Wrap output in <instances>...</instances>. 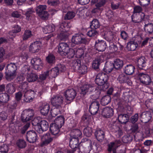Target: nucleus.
Listing matches in <instances>:
<instances>
[{"mask_svg": "<svg viewBox=\"0 0 153 153\" xmlns=\"http://www.w3.org/2000/svg\"><path fill=\"white\" fill-rule=\"evenodd\" d=\"M34 112L33 109L29 108L24 110L21 115V118L23 122L28 121L31 120L34 116Z\"/></svg>", "mask_w": 153, "mask_h": 153, "instance_id": "7ed1b4c3", "label": "nucleus"}, {"mask_svg": "<svg viewBox=\"0 0 153 153\" xmlns=\"http://www.w3.org/2000/svg\"><path fill=\"white\" fill-rule=\"evenodd\" d=\"M76 93L74 89H69L67 90L65 93V96L66 100L67 101H72L75 98Z\"/></svg>", "mask_w": 153, "mask_h": 153, "instance_id": "9d476101", "label": "nucleus"}, {"mask_svg": "<svg viewBox=\"0 0 153 153\" xmlns=\"http://www.w3.org/2000/svg\"><path fill=\"white\" fill-rule=\"evenodd\" d=\"M47 71L49 75L50 74L51 77L53 78H55L59 74L58 70L56 67Z\"/></svg>", "mask_w": 153, "mask_h": 153, "instance_id": "de8ad7c7", "label": "nucleus"}, {"mask_svg": "<svg viewBox=\"0 0 153 153\" xmlns=\"http://www.w3.org/2000/svg\"><path fill=\"white\" fill-rule=\"evenodd\" d=\"M152 143V141L151 140H147L144 143V146L143 147V150L148 151L149 150L150 146Z\"/></svg>", "mask_w": 153, "mask_h": 153, "instance_id": "5fc2aeb1", "label": "nucleus"}, {"mask_svg": "<svg viewBox=\"0 0 153 153\" xmlns=\"http://www.w3.org/2000/svg\"><path fill=\"white\" fill-rule=\"evenodd\" d=\"M23 92H25L24 95V101L26 102L32 101L35 96L34 91L32 90H29L26 91L24 90Z\"/></svg>", "mask_w": 153, "mask_h": 153, "instance_id": "9b49d317", "label": "nucleus"}, {"mask_svg": "<svg viewBox=\"0 0 153 153\" xmlns=\"http://www.w3.org/2000/svg\"><path fill=\"white\" fill-rule=\"evenodd\" d=\"M41 42L36 41L30 45L29 47V50L33 53L37 52L41 49Z\"/></svg>", "mask_w": 153, "mask_h": 153, "instance_id": "aec40b11", "label": "nucleus"}, {"mask_svg": "<svg viewBox=\"0 0 153 153\" xmlns=\"http://www.w3.org/2000/svg\"><path fill=\"white\" fill-rule=\"evenodd\" d=\"M114 110L110 107H106L103 108L102 111V115L104 118H109L112 116Z\"/></svg>", "mask_w": 153, "mask_h": 153, "instance_id": "f3484780", "label": "nucleus"}, {"mask_svg": "<svg viewBox=\"0 0 153 153\" xmlns=\"http://www.w3.org/2000/svg\"><path fill=\"white\" fill-rule=\"evenodd\" d=\"M75 53L78 58L83 57L84 54V50L81 48H75Z\"/></svg>", "mask_w": 153, "mask_h": 153, "instance_id": "c03bdc74", "label": "nucleus"}, {"mask_svg": "<svg viewBox=\"0 0 153 153\" xmlns=\"http://www.w3.org/2000/svg\"><path fill=\"white\" fill-rule=\"evenodd\" d=\"M140 117L143 120L144 123H147L149 122L151 119V113L149 111H145L143 112L140 115Z\"/></svg>", "mask_w": 153, "mask_h": 153, "instance_id": "bb28decb", "label": "nucleus"}, {"mask_svg": "<svg viewBox=\"0 0 153 153\" xmlns=\"http://www.w3.org/2000/svg\"><path fill=\"white\" fill-rule=\"evenodd\" d=\"M114 67L113 63L107 62L105 64L103 69L106 73H109L112 71Z\"/></svg>", "mask_w": 153, "mask_h": 153, "instance_id": "a19ab883", "label": "nucleus"}, {"mask_svg": "<svg viewBox=\"0 0 153 153\" xmlns=\"http://www.w3.org/2000/svg\"><path fill=\"white\" fill-rule=\"evenodd\" d=\"M60 108H58L57 107H55L51 111V115L53 117H55L57 115L60 113V110L59 109Z\"/></svg>", "mask_w": 153, "mask_h": 153, "instance_id": "338daca9", "label": "nucleus"}, {"mask_svg": "<svg viewBox=\"0 0 153 153\" xmlns=\"http://www.w3.org/2000/svg\"><path fill=\"white\" fill-rule=\"evenodd\" d=\"M71 41L75 44H86L88 43V41L86 39L82 38L80 35L78 34H75L72 36Z\"/></svg>", "mask_w": 153, "mask_h": 153, "instance_id": "1a4fd4ad", "label": "nucleus"}, {"mask_svg": "<svg viewBox=\"0 0 153 153\" xmlns=\"http://www.w3.org/2000/svg\"><path fill=\"white\" fill-rule=\"evenodd\" d=\"M113 65L115 68L116 69H119L123 67V62L122 60L120 59H117L114 61Z\"/></svg>", "mask_w": 153, "mask_h": 153, "instance_id": "72a5a7b5", "label": "nucleus"}, {"mask_svg": "<svg viewBox=\"0 0 153 153\" xmlns=\"http://www.w3.org/2000/svg\"><path fill=\"white\" fill-rule=\"evenodd\" d=\"M45 30H47V31L46 30V33H50L54 31L55 26L53 24L48 25L46 27Z\"/></svg>", "mask_w": 153, "mask_h": 153, "instance_id": "69168bd1", "label": "nucleus"}, {"mask_svg": "<svg viewBox=\"0 0 153 153\" xmlns=\"http://www.w3.org/2000/svg\"><path fill=\"white\" fill-rule=\"evenodd\" d=\"M30 125V123L29 122H27L23 127L19 129V132L22 134H24L26 130L29 127Z\"/></svg>", "mask_w": 153, "mask_h": 153, "instance_id": "052dcab7", "label": "nucleus"}, {"mask_svg": "<svg viewBox=\"0 0 153 153\" xmlns=\"http://www.w3.org/2000/svg\"><path fill=\"white\" fill-rule=\"evenodd\" d=\"M48 128V123L45 120H42L39 123V126H36L35 130L39 134H42L44 131H46Z\"/></svg>", "mask_w": 153, "mask_h": 153, "instance_id": "423d86ee", "label": "nucleus"}, {"mask_svg": "<svg viewBox=\"0 0 153 153\" xmlns=\"http://www.w3.org/2000/svg\"><path fill=\"white\" fill-rule=\"evenodd\" d=\"M111 130L114 133L117 137H120L123 134V132L119 126V124L114 123L112 126Z\"/></svg>", "mask_w": 153, "mask_h": 153, "instance_id": "a211bd4d", "label": "nucleus"}, {"mask_svg": "<svg viewBox=\"0 0 153 153\" xmlns=\"http://www.w3.org/2000/svg\"><path fill=\"white\" fill-rule=\"evenodd\" d=\"M100 107L99 102L97 100L93 102L90 105L89 111L92 114L95 115L98 113Z\"/></svg>", "mask_w": 153, "mask_h": 153, "instance_id": "dca6fc26", "label": "nucleus"}, {"mask_svg": "<svg viewBox=\"0 0 153 153\" xmlns=\"http://www.w3.org/2000/svg\"><path fill=\"white\" fill-rule=\"evenodd\" d=\"M92 130L90 127H86L83 130L84 134L87 137L90 136L91 135Z\"/></svg>", "mask_w": 153, "mask_h": 153, "instance_id": "e2e57ef3", "label": "nucleus"}, {"mask_svg": "<svg viewBox=\"0 0 153 153\" xmlns=\"http://www.w3.org/2000/svg\"><path fill=\"white\" fill-rule=\"evenodd\" d=\"M80 93L83 95L87 93H91L95 91V87L94 86L90 84H85L81 87Z\"/></svg>", "mask_w": 153, "mask_h": 153, "instance_id": "ddd939ff", "label": "nucleus"}, {"mask_svg": "<svg viewBox=\"0 0 153 153\" xmlns=\"http://www.w3.org/2000/svg\"><path fill=\"white\" fill-rule=\"evenodd\" d=\"M75 54V48H69L68 52L66 54H65V56L67 55V57L69 59L73 58Z\"/></svg>", "mask_w": 153, "mask_h": 153, "instance_id": "4d7b16f0", "label": "nucleus"}, {"mask_svg": "<svg viewBox=\"0 0 153 153\" xmlns=\"http://www.w3.org/2000/svg\"><path fill=\"white\" fill-rule=\"evenodd\" d=\"M31 63L33 68L36 70H40L43 67V64L41 59L37 57L32 59Z\"/></svg>", "mask_w": 153, "mask_h": 153, "instance_id": "6e6552de", "label": "nucleus"}, {"mask_svg": "<svg viewBox=\"0 0 153 153\" xmlns=\"http://www.w3.org/2000/svg\"><path fill=\"white\" fill-rule=\"evenodd\" d=\"M64 122V118L63 116H61L58 117L56 119L53 123L61 127L63 125Z\"/></svg>", "mask_w": 153, "mask_h": 153, "instance_id": "f704fd0d", "label": "nucleus"}, {"mask_svg": "<svg viewBox=\"0 0 153 153\" xmlns=\"http://www.w3.org/2000/svg\"><path fill=\"white\" fill-rule=\"evenodd\" d=\"M131 17L133 22L138 23L142 21L145 22L146 20H148L149 16L148 15H145L143 13H141L137 14L133 13Z\"/></svg>", "mask_w": 153, "mask_h": 153, "instance_id": "20e7f679", "label": "nucleus"}, {"mask_svg": "<svg viewBox=\"0 0 153 153\" xmlns=\"http://www.w3.org/2000/svg\"><path fill=\"white\" fill-rule=\"evenodd\" d=\"M21 27L18 25L15 26L14 27V30L9 32L10 37L12 38L13 36L14 37L16 36L15 33L20 32Z\"/></svg>", "mask_w": 153, "mask_h": 153, "instance_id": "4c0bfd02", "label": "nucleus"}, {"mask_svg": "<svg viewBox=\"0 0 153 153\" xmlns=\"http://www.w3.org/2000/svg\"><path fill=\"white\" fill-rule=\"evenodd\" d=\"M135 68L131 65H127L124 69L125 73L127 74L131 75L133 74Z\"/></svg>", "mask_w": 153, "mask_h": 153, "instance_id": "7c9ffc66", "label": "nucleus"}, {"mask_svg": "<svg viewBox=\"0 0 153 153\" xmlns=\"http://www.w3.org/2000/svg\"><path fill=\"white\" fill-rule=\"evenodd\" d=\"M40 110L41 114L44 115H46L50 111V106L49 104H43L39 107Z\"/></svg>", "mask_w": 153, "mask_h": 153, "instance_id": "393cba45", "label": "nucleus"}, {"mask_svg": "<svg viewBox=\"0 0 153 153\" xmlns=\"http://www.w3.org/2000/svg\"><path fill=\"white\" fill-rule=\"evenodd\" d=\"M103 61V56L101 55L97 57L93 62V68L95 69H98L100 63Z\"/></svg>", "mask_w": 153, "mask_h": 153, "instance_id": "4be33fe9", "label": "nucleus"}, {"mask_svg": "<svg viewBox=\"0 0 153 153\" xmlns=\"http://www.w3.org/2000/svg\"><path fill=\"white\" fill-rule=\"evenodd\" d=\"M95 29L91 28V30L88 32L87 35L90 37H95L97 36L98 34V33Z\"/></svg>", "mask_w": 153, "mask_h": 153, "instance_id": "bf43d9fd", "label": "nucleus"}, {"mask_svg": "<svg viewBox=\"0 0 153 153\" xmlns=\"http://www.w3.org/2000/svg\"><path fill=\"white\" fill-rule=\"evenodd\" d=\"M148 20H146L145 22L144 29L147 33L151 34L153 32V23H148Z\"/></svg>", "mask_w": 153, "mask_h": 153, "instance_id": "c85d7f7f", "label": "nucleus"}, {"mask_svg": "<svg viewBox=\"0 0 153 153\" xmlns=\"http://www.w3.org/2000/svg\"><path fill=\"white\" fill-rule=\"evenodd\" d=\"M26 137L27 140L30 143H34L37 140V135L33 130L29 131L27 132Z\"/></svg>", "mask_w": 153, "mask_h": 153, "instance_id": "4468645a", "label": "nucleus"}, {"mask_svg": "<svg viewBox=\"0 0 153 153\" xmlns=\"http://www.w3.org/2000/svg\"><path fill=\"white\" fill-rule=\"evenodd\" d=\"M95 135L97 139L100 141H101L104 140L105 133L102 130L98 129L95 132Z\"/></svg>", "mask_w": 153, "mask_h": 153, "instance_id": "cd10ccee", "label": "nucleus"}, {"mask_svg": "<svg viewBox=\"0 0 153 153\" xmlns=\"http://www.w3.org/2000/svg\"><path fill=\"white\" fill-rule=\"evenodd\" d=\"M108 79V75L105 73H100L97 76L95 79L96 83L100 86V88L105 91L108 88L106 82Z\"/></svg>", "mask_w": 153, "mask_h": 153, "instance_id": "f257e3e1", "label": "nucleus"}, {"mask_svg": "<svg viewBox=\"0 0 153 153\" xmlns=\"http://www.w3.org/2000/svg\"><path fill=\"white\" fill-rule=\"evenodd\" d=\"M32 36L31 32L29 30H25L22 36V39L23 40H27Z\"/></svg>", "mask_w": 153, "mask_h": 153, "instance_id": "8fccbe9b", "label": "nucleus"}, {"mask_svg": "<svg viewBox=\"0 0 153 153\" xmlns=\"http://www.w3.org/2000/svg\"><path fill=\"white\" fill-rule=\"evenodd\" d=\"M17 146L20 148L23 149L26 146V143L25 141L22 139H19L16 142Z\"/></svg>", "mask_w": 153, "mask_h": 153, "instance_id": "603ef678", "label": "nucleus"}, {"mask_svg": "<svg viewBox=\"0 0 153 153\" xmlns=\"http://www.w3.org/2000/svg\"><path fill=\"white\" fill-rule=\"evenodd\" d=\"M118 120L122 124H126L129 120L128 116L126 114H120L118 117Z\"/></svg>", "mask_w": 153, "mask_h": 153, "instance_id": "c756f323", "label": "nucleus"}, {"mask_svg": "<svg viewBox=\"0 0 153 153\" xmlns=\"http://www.w3.org/2000/svg\"><path fill=\"white\" fill-rule=\"evenodd\" d=\"M128 79L127 76L125 74H120L117 78V80L120 83L125 82Z\"/></svg>", "mask_w": 153, "mask_h": 153, "instance_id": "a18cd8bd", "label": "nucleus"}, {"mask_svg": "<svg viewBox=\"0 0 153 153\" xmlns=\"http://www.w3.org/2000/svg\"><path fill=\"white\" fill-rule=\"evenodd\" d=\"M63 102V98L60 95L54 96L51 99L52 105L55 107L61 108V105Z\"/></svg>", "mask_w": 153, "mask_h": 153, "instance_id": "39448f33", "label": "nucleus"}, {"mask_svg": "<svg viewBox=\"0 0 153 153\" xmlns=\"http://www.w3.org/2000/svg\"><path fill=\"white\" fill-rule=\"evenodd\" d=\"M140 82L142 84L148 85L152 82V80L149 76L143 73H139L138 76Z\"/></svg>", "mask_w": 153, "mask_h": 153, "instance_id": "0eeeda50", "label": "nucleus"}, {"mask_svg": "<svg viewBox=\"0 0 153 153\" xmlns=\"http://www.w3.org/2000/svg\"><path fill=\"white\" fill-rule=\"evenodd\" d=\"M38 78V76L36 74L30 72L27 75V79L29 82H32L36 81Z\"/></svg>", "mask_w": 153, "mask_h": 153, "instance_id": "37998d69", "label": "nucleus"}, {"mask_svg": "<svg viewBox=\"0 0 153 153\" xmlns=\"http://www.w3.org/2000/svg\"><path fill=\"white\" fill-rule=\"evenodd\" d=\"M34 12V11L33 8H29L25 13L27 19L28 20L30 19L31 15Z\"/></svg>", "mask_w": 153, "mask_h": 153, "instance_id": "680f3d73", "label": "nucleus"}, {"mask_svg": "<svg viewBox=\"0 0 153 153\" xmlns=\"http://www.w3.org/2000/svg\"><path fill=\"white\" fill-rule=\"evenodd\" d=\"M45 5H40L36 8V12L38 16H41L42 13L45 11L46 9Z\"/></svg>", "mask_w": 153, "mask_h": 153, "instance_id": "49530a36", "label": "nucleus"}, {"mask_svg": "<svg viewBox=\"0 0 153 153\" xmlns=\"http://www.w3.org/2000/svg\"><path fill=\"white\" fill-rule=\"evenodd\" d=\"M118 142H119V141H115L108 144V151L109 152L112 151L113 153H116V149L118 146L117 144Z\"/></svg>", "mask_w": 153, "mask_h": 153, "instance_id": "b1692460", "label": "nucleus"}, {"mask_svg": "<svg viewBox=\"0 0 153 153\" xmlns=\"http://www.w3.org/2000/svg\"><path fill=\"white\" fill-rule=\"evenodd\" d=\"M47 62L50 64H53L55 62V57L53 54H49L46 57Z\"/></svg>", "mask_w": 153, "mask_h": 153, "instance_id": "6e6d98bb", "label": "nucleus"}, {"mask_svg": "<svg viewBox=\"0 0 153 153\" xmlns=\"http://www.w3.org/2000/svg\"><path fill=\"white\" fill-rule=\"evenodd\" d=\"M107 43L105 41L101 40H98L95 44L97 50L99 51H104L106 48Z\"/></svg>", "mask_w": 153, "mask_h": 153, "instance_id": "412c9836", "label": "nucleus"}, {"mask_svg": "<svg viewBox=\"0 0 153 153\" xmlns=\"http://www.w3.org/2000/svg\"><path fill=\"white\" fill-rule=\"evenodd\" d=\"M6 68V78L8 80L11 81L14 79L16 76V65L14 63H11L7 65Z\"/></svg>", "mask_w": 153, "mask_h": 153, "instance_id": "f03ea898", "label": "nucleus"}, {"mask_svg": "<svg viewBox=\"0 0 153 153\" xmlns=\"http://www.w3.org/2000/svg\"><path fill=\"white\" fill-rule=\"evenodd\" d=\"M69 48L68 44L65 42H61L59 44L58 46V51L60 54L65 56L69 50Z\"/></svg>", "mask_w": 153, "mask_h": 153, "instance_id": "f8f14e48", "label": "nucleus"}, {"mask_svg": "<svg viewBox=\"0 0 153 153\" xmlns=\"http://www.w3.org/2000/svg\"><path fill=\"white\" fill-rule=\"evenodd\" d=\"M133 139L132 136L128 135L123 136L122 139L123 142L125 143H128L130 142Z\"/></svg>", "mask_w": 153, "mask_h": 153, "instance_id": "13d9d810", "label": "nucleus"}, {"mask_svg": "<svg viewBox=\"0 0 153 153\" xmlns=\"http://www.w3.org/2000/svg\"><path fill=\"white\" fill-rule=\"evenodd\" d=\"M114 36V34L112 32L109 31L108 32L107 35L105 37V39L109 43L113 42Z\"/></svg>", "mask_w": 153, "mask_h": 153, "instance_id": "3c124183", "label": "nucleus"}, {"mask_svg": "<svg viewBox=\"0 0 153 153\" xmlns=\"http://www.w3.org/2000/svg\"><path fill=\"white\" fill-rule=\"evenodd\" d=\"M61 128L53 123L51 125L50 129L51 134L55 135L58 134L59 131V128Z\"/></svg>", "mask_w": 153, "mask_h": 153, "instance_id": "a878e982", "label": "nucleus"}, {"mask_svg": "<svg viewBox=\"0 0 153 153\" xmlns=\"http://www.w3.org/2000/svg\"><path fill=\"white\" fill-rule=\"evenodd\" d=\"M6 92L8 93L12 94L15 91V88L13 84L9 83L6 86Z\"/></svg>", "mask_w": 153, "mask_h": 153, "instance_id": "e433bc0d", "label": "nucleus"}, {"mask_svg": "<svg viewBox=\"0 0 153 153\" xmlns=\"http://www.w3.org/2000/svg\"><path fill=\"white\" fill-rule=\"evenodd\" d=\"M42 142L41 146H46L52 142L53 138L51 137L49 133H46L41 136Z\"/></svg>", "mask_w": 153, "mask_h": 153, "instance_id": "2eb2a0df", "label": "nucleus"}, {"mask_svg": "<svg viewBox=\"0 0 153 153\" xmlns=\"http://www.w3.org/2000/svg\"><path fill=\"white\" fill-rule=\"evenodd\" d=\"M58 39L61 40H65L68 37V33L65 30L59 31L57 36Z\"/></svg>", "mask_w": 153, "mask_h": 153, "instance_id": "c9c22d12", "label": "nucleus"}, {"mask_svg": "<svg viewBox=\"0 0 153 153\" xmlns=\"http://www.w3.org/2000/svg\"><path fill=\"white\" fill-rule=\"evenodd\" d=\"M100 26V24L99 21L97 19H94L91 23L90 27L91 29H97Z\"/></svg>", "mask_w": 153, "mask_h": 153, "instance_id": "09e8293b", "label": "nucleus"}, {"mask_svg": "<svg viewBox=\"0 0 153 153\" xmlns=\"http://www.w3.org/2000/svg\"><path fill=\"white\" fill-rule=\"evenodd\" d=\"M82 135L81 131L78 129L72 130L70 133V138H76L78 139L81 137Z\"/></svg>", "mask_w": 153, "mask_h": 153, "instance_id": "5701e85b", "label": "nucleus"}, {"mask_svg": "<svg viewBox=\"0 0 153 153\" xmlns=\"http://www.w3.org/2000/svg\"><path fill=\"white\" fill-rule=\"evenodd\" d=\"M75 13L72 11H69L65 14L64 19L70 20L73 19L75 16Z\"/></svg>", "mask_w": 153, "mask_h": 153, "instance_id": "864d4df0", "label": "nucleus"}, {"mask_svg": "<svg viewBox=\"0 0 153 153\" xmlns=\"http://www.w3.org/2000/svg\"><path fill=\"white\" fill-rule=\"evenodd\" d=\"M9 99V96L6 93L0 94V102L4 103L7 102Z\"/></svg>", "mask_w": 153, "mask_h": 153, "instance_id": "ea45409f", "label": "nucleus"}, {"mask_svg": "<svg viewBox=\"0 0 153 153\" xmlns=\"http://www.w3.org/2000/svg\"><path fill=\"white\" fill-rule=\"evenodd\" d=\"M87 67L85 65H81L79 69L78 70L79 72L81 74H85L87 71Z\"/></svg>", "mask_w": 153, "mask_h": 153, "instance_id": "0e129e2a", "label": "nucleus"}, {"mask_svg": "<svg viewBox=\"0 0 153 153\" xmlns=\"http://www.w3.org/2000/svg\"><path fill=\"white\" fill-rule=\"evenodd\" d=\"M111 101V97L110 96L106 95L103 97L101 100V104L104 106L108 104Z\"/></svg>", "mask_w": 153, "mask_h": 153, "instance_id": "79ce46f5", "label": "nucleus"}, {"mask_svg": "<svg viewBox=\"0 0 153 153\" xmlns=\"http://www.w3.org/2000/svg\"><path fill=\"white\" fill-rule=\"evenodd\" d=\"M22 72L25 74H29L30 72V68L28 65L24 66L22 68Z\"/></svg>", "mask_w": 153, "mask_h": 153, "instance_id": "774afa93", "label": "nucleus"}, {"mask_svg": "<svg viewBox=\"0 0 153 153\" xmlns=\"http://www.w3.org/2000/svg\"><path fill=\"white\" fill-rule=\"evenodd\" d=\"M147 60L143 56H141L137 60V66L140 69L145 70L147 66Z\"/></svg>", "mask_w": 153, "mask_h": 153, "instance_id": "6ab92c4d", "label": "nucleus"}, {"mask_svg": "<svg viewBox=\"0 0 153 153\" xmlns=\"http://www.w3.org/2000/svg\"><path fill=\"white\" fill-rule=\"evenodd\" d=\"M137 46L138 44L136 42L131 41L128 43L127 48L129 51H134Z\"/></svg>", "mask_w": 153, "mask_h": 153, "instance_id": "473e14b6", "label": "nucleus"}, {"mask_svg": "<svg viewBox=\"0 0 153 153\" xmlns=\"http://www.w3.org/2000/svg\"><path fill=\"white\" fill-rule=\"evenodd\" d=\"M72 68L75 71L78 70L81 66V61L79 59L74 60L71 65Z\"/></svg>", "mask_w": 153, "mask_h": 153, "instance_id": "58836bf2", "label": "nucleus"}, {"mask_svg": "<svg viewBox=\"0 0 153 153\" xmlns=\"http://www.w3.org/2000/svg\"><path fill=\"white\" fill-rule=\"evenodd\" d=\"M78 141V139L70 138L69 145L72 149H77L79 146Z\"/></svg>", "mask_w": 153, "mask_h": 153, "instance_id": "2f4dec72", "label": "nucleus"}]
</instances>
